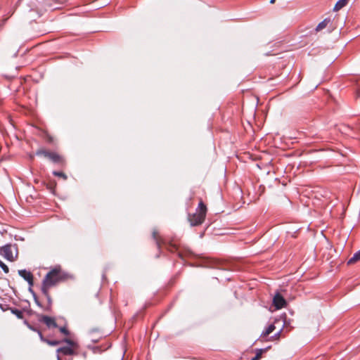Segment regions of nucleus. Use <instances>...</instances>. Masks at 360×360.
<instances>
[{
    "label": "nucleus",
    "mask_w": 360,
    "mask_h": 360,
    "mask_svg": "<svg viewBox=\"0 0 360 360\" xmlns=\"http://www.w3.org/2000/svg\"><path fill=\"white\" fill-rule=\"evenodd\" d=\"M159 250L162 245L165 246L169 252H176L177 255L181 259H184L186 256L189 255L191 252L188 250H183L180 246V242L176 238H172L169 240L162 239L159 236Z\"/></svg>",
    "instance_id": "f257e3e1"
},
{
    "label": "nucleus",
    "mask_w": 360,
    "mask_h": 360,
    "mask_svg": "<svg viewBox=\"0 0 360 360\" xmlns=\"http://www.w3.org/2000/svg\"><path fill=\"white\" fill-rule=\"evenodd\" d=\"M64 274L61 271V269L60 267L54 268L49 271L45 276L42 281L41 288H44V291L46 293L47 289H51L58 283L64 281Z\"/></svg>",
    "instance_id": "f03ea898"
},
{
    "label": "nucleus",
    "mask_w": 360,
    "mask_h": 360,
    "mask_svg": "<svg viewBox=\"0 0 360 360\" xmlns=\"http://www.w3.org/2000/svg\"><path fill=\"white\" fill-rule=\"evenodd\" d=\"M207 208L202 199L200 200L195 212L193 214H188V220L191 226H197L201 225L206 217Z\"/></svg>",
    "instance_id": "7ed1b4c3"
},
{
    "label": "nucleus",
    "mask_w": 360,
    "mask_h": 360,
    "mask_svg": "<svg viewBox=\"0 0 360 360\" xmlns=\"http://www.w3.org/2000/svg\"><path fill=\"white\" fill-rule=\"evenodd\" d=\"M36 155L37 156H42L45 158H47L56 164H64V159L62 156L56 152L50 151L44 148L38 149L36 152Z\"/></svg>",
    "instance_id": "20e7f679"
},
{
    "label": "nucleus",
    "mask_w": 360,
    "mask_h": 360,
    "mask_svg": "<svg viewBox=\"0 0 360 360\" xmlns=\"http://www.w3.org/2000/svg\"><path fill=\"white\" fill-rule=\"evenodd\" d=\"M0 255L6 259L13 262L18 256V248L16 245H5L0 247Z\"/></svg>",
    "instance_id": "39448f33"
},
{
    "label": "nucleus",
    "mask_w": 360,
    "mask_h": 360,
    "mask_svg": "<svg viewBox=\"0 0 360 360\" xmlns=\"http://www.w3.org/2000/svg\"><path fill=\"white\" fill-rule=\"evenodd\" d=\"M39 321L44 323L49 328H58V324L56 321V319L53 317L46 315H41L39 317Z\"/></svg>",
    "instance_id": "423d86ee"
},
{
    "label": "nucleus",
    "mask_w": 360,
    "mask_h": 360,
    "mask_svg": "<svg viewBox=\"0 0 360 360\" xmlns=\"http://www.w3.org/2000/svg\"><path fill=\"white\" fill-rule=\"evenodd\" d=\"M273 304L276 309H281L286 306L287 302L284 297L278 292L273 298Z\"/></svg>",
    "instance_id": "0eeeda50"
},
{
    "label": "nucleus",
    "mask_w": 360,
    "mask_h": 360,
    "mask_svg": "<svg viewBox=\"0 0 360 360\" xmlns=\"http://www.w3.org/2000/svg\"><path fill=\"white\" fill-rule=\"evenodd\" d=\"M18 274L27 281L30 285H33V275L31 272L22 269L18 271Z\"/></svg>",
    "instance_id": "6e6552de"
},
{
    "label": "nucleus",
    "mask_w": 360,
    "mask_h": 360,
    "mask_svg": "<svg viewBox=\"0 0 360 360\" xmlns=\"http://www.w3.org/2000/svg\"><path fill=\"white\" fill-rule=\"evenodd\" d=\"M58 353H62L64 355H73L75 354V352L73 348L70 347H60L57 349Z\"/></svg>",
    "instance_id": "1a4fd4ad"
},
{
    "label": "nucleus",
    "mask_w": 360,
    "mask_h": 360,
    "mask_svg": "<svg viewBox=\"0 0 360 360\" xmlns=\"http://www.w3.org/2000/svg\"><path fill=\"white\" fill-rule=\"evenodd\" d=\"M275 329H276V326H275L274 323H271V324L269 325V326L264 330H263V332L262 333V334L260 335V338H265V337L268 336Z\"/></svg>",
    "instance_id": "9d476101"
},
{
    "label": "nucleus",
    "mask_w": 360,
    "mask_h": 360,
    "mask_svg": "<svg viewBox=\"0 0 360 360\" xmlns=\"http://www.w3.org/2000/svg\"><path fill=\"white\" fill-rule=\"evenodd\" d=\"M330 22V19H324L322 22L319 23V25L316 27V31L319 32L324 29L327 25Z\"/></svg>",
    "instance_id": "9b49d317"
},
{
    "label": "nucleus",
    "mask_w": 360,
    "mask_h": 360,
    "mask_svg": "<svg viewBox=\"0 0 360 360\" xmlns=\"http://www.w3.org/2000/svg\"><path fill=\"white\" fill-rule=\"evenodd\" d=\"M359 260H360V250L354 254L352 257H351L348 260L347 264H351L355 263L356 262H358Z\"/></svg>",
    "instance_id": "f8f14e48"
},
{
    "label": "nucleus",
    "mask_w": 360,
    "mask_h": 360,
    "mask_svg": "<svg viewBox=\"0 0 360 360\" xmlns=\"http://www.w3.org/2000/svg\"><path fill=\"white\" fill-rule=\"evenodd\" d=\"M348 3V0H339L335 5L334 10L339 11L345 6Z\"/></svg>",
    "instance_id": "ddd939ff"
},
{
    "label": "nucleus",
    "mask_w": 360,
    "mask_h": 360,
    "mask_svg": "<svg viewBox=\"0 0 360 360\" xmlns=\"http://www.w3.org/2000/svg\"><path fill=\"white\" fill-rule=\"evenodd\" d=\"M269 348H270V347H266V348H264V349H257L255 357H257V359L259 360L261 359V357H262V354L264 352H266Z\"/></svg>",
    "instance_id": "4468645a"
},
{
    "label": "nucleus",
    "mask_w": 360,
    "mask_h": 360,
    "mask_svg": "<svg viewBox=\"0 0 360 360\" xmlns=\"http://www.w3.org/2000/svg\"><path fill=\"white\" fill-rule=\"evenodd\" d=\"M11 312L15 314L18 319H23V312L18 309H12Z\"/></svg>",
    "instance_id": "2eb2a0df"
},
{
    "label": "nucleus",
    "mask_w": 360,
    "mask_h": 360,
    "mask_svg": "<svg viewBox=\"0 0 360 360\" xmlns=\"http://www.w3.org/2000/svg\"><path fill=\"white\" fill-rule=\"evenodd\" d=\"M49 290L50 289H47L46 290V293L45 291H44V288H41L42 293L44 294V295L47 299L49 304H51L52 300H51V295L49 294Z\"/></svg>",
    "instance_id": "dca6fc26"
},
{
    "label": "nucleus",
    "mask_w": 360,
    "mask_h": 360,
    "mask_svg": "<svg viewBox=\"0 0 360 360\" xmlns=\"http://www.w3.org/2000/svg\"><path fill=\"white\" fill-rule=\"evenodd\" d=\"M53 174L54 176H58V177L63 178L64 180H66L68 179L67 175L64 172H63L54 171L53 172Z\"/></svg>",
    "instance_id": "f3484780"
},
{
    "label": "nucleus",
    "mask_w": 360,
    "mask_h": 360,
    "mask_svg": "<svg viewBox=\"0 0 360 360\" xmlns=\"http://www.w3.org/2000/svg\"><path fill=\"white\" fill-rule=\"evenodd\" d=\"M63 342H66L68 345H69L70 346V347L72 348H74V347H77V343L75 342L73 340H70V339H68V338H65Z\"/></svg>",
    "instance_id": "a211bd4d"
},
{
    "label": "nucleus",
    "mask_w": 360,
    "mask_h": 360,
    "mask_svg": "<svg viewBox=\"0 0 360 360\" xmlns=\"http://www.w3.org/2000/svg\"><path fill=\"white\" fill-rule=\"evenodd\" d=\"M45 342L47 343L49 345L56 346V345H59L60 342L58 340H49L46 339Z\"/></svg>",
    "instance_id": "6ab92c4d"
},
{
    "label": "nucleus",
    "mask_w": 360,
    "mask_h": 360,
    "mask_svg": "<svg viewBox=\"0 0 360 360\" xmlns=\"http://www.w3.org/2000/svg\"><path fill=\"white\" fill-rule=\"evenodd\" d=\"M0 267L6 274H8L9 272L8 267L1 260H0Z\"/></svg>",
    "instance_id": "aec40b11"
},
{
    "label": "nucleus",
    "mask_w": 360,
    "mask_h": 360,
    "mask_svg": "<svg viewBox=\"0 0 360 360\" xmlns=\"http://www.w3.org/2000/svg\"><path fill=\"white\" fill-rule=\"evenodd\" d=\"M281 333H282V329H281L278 332H277L276 333H275V334L271 337V340H278V339L280 338V336H281Z\"/></svg>",
    "instance_id": "412c9836"
},
{
    "label": "nucleus",
    "mask_w": 360,
    "mask_h": 360,
    "mask_svg": "<svg viewBox=\"0 0 360 360\" xmlns=\"http://www.w3.org/2000/svg\"><path fill=\"white\" fill-rule=\"evenodd\" d=\"M59 330H60V333H62L63 334H64L65 335H69V334H70L69 330L65 326L64 327H60L59 328Z\"/></svg>",
    "instance_id": "4be33fe9"
},
{
    "label": "nucleus",
    "mask_w": 360,
    "mask_h": 360,
    "mask_svg": "<svg viewBox=\"0 0 360 360\" xmlns=\"http://www.w3.org/2000/svg\"><path fill=\"white\" fill-rule=\"evenodd\" d=\"M37 333H38V334H39V338H40L42 342H45V341H46V338H45L43 336V335H42L41 332L40 330H37Z\"/></svg>",
    "instance_id": "5701e85b"
},
{
    "label": "nucleus",
    "mask_w": 360,
    "mask_h": 360,
    "mask_svg": "<svg viewBox=\"0 0 360 360\" xmlns=\"http://www.w3.org/2000/svg\"><path fill=\"white\" fill-rule=\"evenodd\" d=\"M46 141L49 143H53V138L51 135L47 134L46 135Z\"/></svg>",
    "instance_id": "b1692460"
},
{
    "label": "nucleus",
    "mask_w": 360,
    "mask_h": 360,
    "mask_svg": "<svg viewBox=\"0 0 360 360\" xmlns=\"http://www.w3.org/2000/svg\"><path fill=\"white\" fill-rule=\"evenodd\" d=\"M56 186V183L55 182H53V183H51L49 186H48V188L51 190H53Z\"/></svg>",
    "instance_id": "393cba45"
},
{
    "label": "nucleus",
    "mask_w": 360,
    "mask_h": 360,
    "mask_svg": "<svg viewBox=\"0 0 360 360\" xmlns=\"http://www.w3.org/2000/svg\"><path fill=\"white\" fill-rule=\"evenodd\" d=\"M29 328H30L31 330H34V331H35V332H37V330H39L38 329H36V328H34V327L30 326H29Z\"/></svg>",
    "instance_id": "a878e982"
},
{
    "label": "nucleus",
    "mask_w": 360,
    "mask_h": 360,
    "mask_svg": "<svg viewBox=\"0 0 360 360\" xmlns=\"http://www.w3.org/2000/svg\"><path fill=\"white\" fill-rule=\"evenodd\" d=\"M156 233H157L156 231H154L153 232V238H154L155 239H156Z\"/></svg>",
    "instance_id": "bb28decb"
},
{
    "label": "nucleus",
    "mask_w": 360,
    "mask_h": 360,
    "mask_svg": "<svg viewBox=\"0 0 360 360\" xmlns=\"http://www.w3.org/2000/svg\"><path fill=\"white\" fill-rule=\"evenodd\" d=\"M251 360H259V359H257V357H255H255H253Z\"/></svg>",
    "instance_id": "cd10ccee"
},
{
    "label": "nucleus",
    "mask_w": 360,
    "mask_h": 360,
    "mask_svg": "<svg viewBox=\"0 0 360 360\" xmlns=\"http://www.w3.org/2000/svg\"><path fill=\"white\" fill-rule=\"evenodd\" d=\"M275 1H276V0H271V1H270V3H271V4H274V3L275 2Z\"/></svg>",
    "instance_id": "c85d7f7f"
},
{
    "label": "nucleus",
    "mask_w": 360,
    "mask_h": 360,
    "mask_svg": "<svg viewBox=\"0 0 360 360\" xmlns=\"http://www.w3.org/2000/svg\"><path fill=\"white\" fill-rule=\"evenodd\" d=\"M58 360H60L59 357H58Z\"/></svg>",
    "instance_id": "c756f323"
}]
</instances>
